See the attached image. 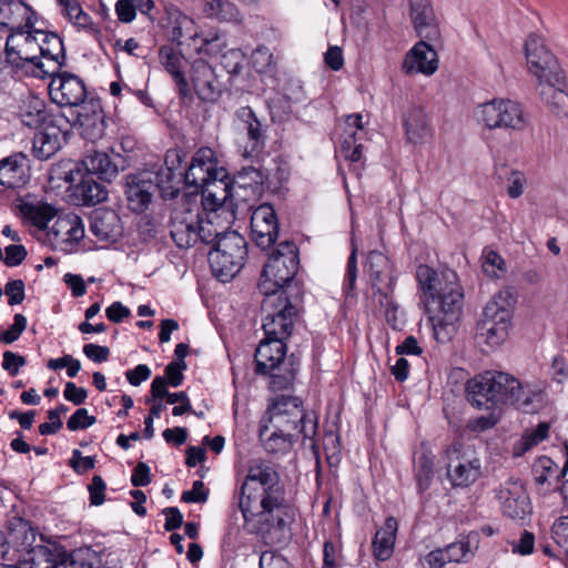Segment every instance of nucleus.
<instances>
[{
  "label": "nucleus",
  "mask_w": 568,
  "mask_h": 568,
  "mask_svg": "<svg viewBox=\"0 0 568 568\" xmlns=\"http://www.w3.org/2000/svg\"><path fill=\"white\" fill-rule=\"evenodd\" d=\"M54 115L47 112L43 101L38 99L31 100L20 112L22 124L36 130L49 124Z\"/></svg>",
  "instance_id": "42"
},
{
  "label": "nucleus",
  "mask_w": 568,
  "mask_h": 568,
  "mask_svg": "<svg viewBox=\"0 0 568 568\" xmlns=\"http://www.w3.org/2000/svg\"><path fill=\"white\" fill-rule=\"evenodd\" d=\"M357 278V254L356 248H353L352 253L348 256L347 264H346V273H345V280L343 284V291L346 295H351L354 287L355 282Z\"/></svg>",
  "instance_id": "57"
},
{
  "label": "nucleus",
  "mask_w": 568,
  "mask_h": 568,
  "mask_svg": "<svg viewBox=\"0 0 568 568\" xmlns=\"http://www.w3.org/2000/svg\"><path fill=\"white\" fill-rule=\"evenodd\" d=\"M252 240L262 250L272 247L278 237V225H251Z\"/></svg>",
  "instance_id": "48"
},
{
  "label": "nucleus",
  "mask_w": 568,
  "mask_h": 568,
  "mask_svg": "<svg viewBox=\"0 0 568 568\" xmlns=\"http://www.w3.org/2000/svg\"><path fill=\"white\" fill-rule=\"evenodd\" d=\"M49 83V95L53 103L61 108H80L89 99L84 81L69 72L57 71Z\"/></svg>",
  "instance_id": "14"
},
{
  "label": "nucleus",
  "mask_w": 568,
  "mask_h": 568,
  "mask_svg": "<svg viewBox=\"0 0 568 568\" xmlns=\"http://www.w3.org/2000/svg\"><path fill=\"white\" fill-rule=\"evenodd\" d=\"M232 189L233 184L223 169V175L216 173L196 192L202 194L204 210L216 211L231 197Z\"/></svg>",
  "instance_id": "32"
},
{
  "label": "nucleus",
  "mask_w": 568,
  "mask_h": 568,
  "mask_svg": "<svg viewBox=\"0 0 568 568\" xmlns=\"http://www.w3.org/2000/svg\"><path fill=\"white\" fill-rule=\"evenodd\" d=\"M416 280L428 297L427 312L434 337L439 343L448 342L456 332V324L463 313V290L457 273L443 271L439 275L428 265L416 268Z\"/></svg>",
  "instance_id": "2"
},
{
  "label": "nucleus",
  "mask_w": 568,
  "mask_h": 568,
  "mask_svg": "<svg viewBox=\"0 0 568 568\" xmlns=\"http://www.w3.org/2000/svg\"><path fill=\"white\" fill-rule=\"evenodd\" d=\"M204 213L199 206V224L196 233V243L200 241L203 244L215 246L224 232L217 231V227L210 221L203 217Z\"/></svg>",
  "instance_id": "49"
},
{
  "label": "nucleus",
  "mask_w": 568,
  "mask_h": 568,
  "mask_svg": "<svg viewBox=\"0 0 568 568\" xmlns=\"http://www.w3.org/2000/svg\"><path fill=\"white\" fill-rule=\"evenodd\" d=\"M525 54L528 70L537 78L538 83L548 79L558 82V77L565 73L557 58L547 48L545 40L537 34L528 36L525 42Z\"/></svg>",
  "instance_id": "13"
},
{
  "label": "nucleus",
  "mask_w": 568,
  "mask_h": 568,
  "mask_svg": "<svg viewBox=\"0 0 568 568\" xmlns=\"http://www.w3.org/2000/svg\"><path fill=\"white\" fill-rule=\"evenodd\" d=\"M216 173L223 175V168L217 165L214 152L210 148H201L194 154L189 169L184 173V181L197 191Z\"/></svg>",
  "instance_id": "20"
},
{
  "label": "nucleus",
  "mask_w": 568,
  "mask_h": 568,
  "mask_svg": "<svg viewBox=\"0 0 568 568\" xmlns=\"http://www.w3.org/2000/svg\"><path fill=\"white\" fill-rule=\"evenodd\" d=\"M402 69L406 74L432 75L438 69L437 53L429 44L419 41L406 53Z\"/></svg>",
  "instance_id": "25"
},
{
  "label": "nucleus",
  "mask_w": 568,
  "mask_h": 568,
  "mask_svg": "<svg viewBox=\"0 0 568 568\" xmlns=\"http://www.w3.org/2000/svg\"><path fill=\"white\" fill-rule=\"evenodd\" d=\"M388 292L378 288V294L374 295V297H377L379 305L385 308L387 324L393 329H402L404 320L399 313L398 305L393 301Z\"/></svg>",
  "instance_id": "46"
},
{
  "label": "nucleus",
  "mask_w": 568,
  "mask_h": 568,
  "mask_svg": "<svg viewBox=\"0 0 568 568\" xmlns=\"http://www.w3.org/2000/svg\"><path fill=\"white\" fill-rule=\"evenodd\" d=\"M268 423L272 428L281 432L295 433L302 439L310 440L312 448L316 447L314 437L317 433V417L313 412H306L301 398L292 395H274L267 405Z\"/></svg>",
  "instance_id": "5"
},
{
  "label": "nucleus",
  "mask_w": 568,
  "mask_h": 568,
  "mask_svg": "<svg viewBox=\"0 0 568 568\" xmlns=\"http://www.w3.org/2000/svg\"><path fill=\"white\" fill-rule=\"evenodd\" d=\"M496 497L504 516L524 523L531 514V504L524 484L518 479H508L500 485Z\"/></svg>",
  "instance_id": "16"
},
{
  "label": "nucleus",
  "mask_w": 568,
  "mask_h": 568,
  "mask_svg": "<svg viewBox=\"0 0 568 568\" xmlns=\"http://www.w3.org/2000/svg\"><path fill=\"white\" fill-rule=\"evenodd\" d=\"M161 62L170 73L178 87L179 93L187 98L191 95V88L183 72L184 58L180 52L170 45H163L159 50Z\"/></svg>",
  "instance_id": "37"
},
{
  "label": "nucleus",
  "mask_w": 568,
  "mask_h": 568,
  "mask_svg": "<svg viewBox=\"0 0 568 568\" xmlns=\"http://www.w3.org/2000/svg\"><path fill=\"white\" fill-rule=\"evenodd\" d=\"M434 477V456L423 450L415 459V479L419 493H424L429 488Z\"/></svg>",
  "instance_id": "45"
},
{
  "label": "nucleus",
  "mask_w": 568,
  "mask_h": 568,
  "mask_svg": "<svg viewBox=\"0 0 568 568\" xmlns=\"http://www.w3.org/2000/svg\"><path fill=\"white\" fill-rule=\"evenodd\" d=\"M39 38L36 29H26L16 33H10L6 42V59L9 64L16 68H22L26 63L33 65L32 73L41 72L45 63L37 54Z\"/></svg>",
  "instance_id": "12"
},
{
  "label": "nucleus",
  "mask_w": 568,
  "mask_h": 568,
  "mask_svg": "<svg viewBox=\"0 0 568 568\" xmlns=\"http://www.w3.org/2000/svg\"><path fill=\"white\" fill-rule=\"evenodd\" d=\"M97 552L91 548H79L67 555L57 544L32 547L17 565L18 568H92Z\"/></svg>",
  "instance_id": "8"
},
{
  "label": "nucleus",
  "mask_w": 568,
  "mask_h": 568,
  "mask_svg": "<svg viewBox=\"0 0 568 568\" xmlns=\"http://www.w3.org/2000/svg\"><path fill=\"white\" fill-rule=\"evenodd\" d=\"M39 38L38 52L45 67L41 72H36V77L43 78L45 74H53L64 64L65 52L62 39L55 33L44 32L36 29Z\"/></svg>",
  "instance_id": "22"
},
{
  "label": "nucleus",
  "mask_w": 568,
  "mask_h": 568,
  "mask_svg": "<svg viewBox=\"0 0 568 568\" xmlns=\"http://www.w3.org/2000/svg\"><path fill=\"white\" fill-rule=\"evenodd\" d=\"M80 175V181L71 190V197L77 205H97L108 199V190L102 183L90 174Z\"/></svg>",
  "instance_id": "36"
},
{
  "label": "nucleus",
  "mask_w": 568,
  "mask_h": 568,
  "mask_svg": "<svg viewBox=\"0 0 568 568\" xmlns=\"http://www.w3.org/2000/svg\"><path fill=\"white\" fill-rule=\"evenodd\" d=\"M75 173L90 174L103 182H111L118 175L119 170L106 153L90 151L77 164Z\"/></svg>",
  "instance_id": "30"
},
{
  "label": "nucleus",
  "mask_w": 568,
  "mask_h": 568,
  "mask_svg": "<svg viewBox=\"0 0 568 568\" xmlns=\"http://www.w3.org/2000/svg\"><path fill=\"white\" fill-rule=\"evenodd\" d=\"M298 270L297 247L288 241L281 242L264 265L257 287L265 295L263 308L274 305L278 295L286 292V296H301L297 285H292Z\"/></svg>",
  "instance_id": "4"
},
{
  "label": "nucleus",
  "mask_w": 568,
  "mask_h": 568,
  "mask_svg": "<svg viewBox=\"0 0 568 568\" xmlns=\"http://www.w3.org/2000/svg\"><path fill=\"white\" fill-rule=\"evenodd\" d=\"M460 447L459 443H455L446 450L449 459L447 476L454 487H468L480 477L481 464L478 458H460Z\"/></svg>",
  "instance_id": "19"
},
{
  "label": "nucleus",
  "mask_w": 568,
  "mask_h": 568,
  "mask_svg": "<svg viewBox=\"0 0 568 568\" xmlns=\"http://www.w3.org/2000/svg\"><path fill=\"white\" fill-rule=\"evenodd\" d=\"M151 185L149 175L143 171L126 178L125 195L132 211L143 212L149 206L154 194Z\"/></svg>",
  "instance_id": "34"
},
{
  "label": "nucleus",
  "mask_w": 568,
  "mask_h": 568,
  "mask_svg": "<svg viewBox=\"0 0 568 568\" xmlns=\"http://www.w3.org/2000/svg\"><path fill=\"white\" fill-rule=\"evenodd\" d=\"M191 80L197 97L205 102L219 99L222 87L214 69L204 60L197 59L191 67Z\"/></svg>",
  "instance_id": "23"
},
{
  "label": "nucleus",
  "mask_w": 568,
  "mask_h": 568,
  "mask_svg": "<svg viewBox=\"0 0 568 568\" xmlns=\"http://www.w3.org/2000/svg\"><path fill=\"white\" fill-rule=\"evenodd\" d=\"M278 225L275 210L272 205L263 203L258 205L251 215V225Z\"/></svg>",
  "instance_id": "53"
},
{
  "label": "nucleus",
  "mask_w": 568,
  "mask_h": 568,
  "mask_svg": "<svg viewBox=\"0 0 568 568\" xmlns=\"http://www.w3.org/2000/svg\"><path fill=\"white\" fill-rule=\"evenodd\" d=\"M247 242L236 231L224 232L209 252L213 274L223 283L231 281L243 267Z\"/></svg>",
  "instance_id": "9"
},
{
  "label": "nucleus",
  "mask_w": 568,
  "mask_h": 568,
  "mask_svg": "<svg viewBox=\"0 0 568 568\" xmlns=\"http://www.w3.org/2000/svg\"><path fill=\"white\" fill-rule=\"evenodd\" d=\"M143 173L149 175L153 191L159 192L163 200H171L179 195L183 173L175 172L166 162L152 170H144Z\"/></svg>",
  "instance_id": "28"
},
{
  "label": "nucleus",
  "mask_w": 568,
  "mask_h": 568,
  "mask_svg": "<svg viewBox=\"0 0 568 568\" xmlns=\"http://www.w3.org/2000/svg\"><path fill=\"white\" fill-rule=\"evenodd\" d=\"M29 160L21 152L0 160V185L14 189L24 185L29 180Z\"/></svg>",
  "instance_id": "31"
},
{
  "label": "nucleus",
  "mask_w": 568,
  "mask_h": 568,
  "mask_svg": "<svg viewBox=\"0 0 568 568\" xmlns=\"http://www.w3.org/2000/svg\"><path fill=\"white\" fill-rule=\"evenodd\" d=\"M33 11L20 0H0V24L11 33L33 28Z\"/></svg>",
  "instance_id": "27"
},
{
  "label": "nucleus",
  "mask_w": 568,
  "mask_h": 568,
  "mask_svg": "<svg viewBox=\"0 0 568 568\" xmlns=\"http://www.w3.org/2000/svg\"><path fill=\"white\" fill-rule=\"evenodd\" d=\"M256 374L270 376L273 392L290 388L296 377L298 363L294 355L286 357V345L280 338H263L255 351Z\"/></svg>",
  "instance_id": "6"
},
{
  "label": "nucleus",
  "mask_w": 568,
  "mask_h": 568,
  "mask_svg": "<svg viewBox=\"0 0 568 568\" xmlns=\"http://www.w3.org/2000/svg\"><path fill=\"white\" fill-rule=\"evenodd\" d=\"M477 118L488 130L505 129L523 131L528 125V118L523 106L509 99H494L478 106Z\"/></svg>",
  "instance_id": "10"
},
{
  "label": "nucleus",
  "mask_w": 568,
  "mask_h": 568,
  "mask_svg": "<svg viewBox=\"0 0 568 568\" xmlns=\"http://www.w3.org/2000/svg\"><path fill=\"white\" fill-rule=\"evenodd\" d=\"M513 301L510 292L499 291L484 307L481 318L477 323L476 339L490 351L498 348L508 338Z\"/></svg>",
  "instance_id": "7"
},
{
  "label": "nucleus",
  "mask_w": 568,
  "mask_h": 568,
  "mask_svg": "<svg viewBox=\"0 0 568 568\" xmlns=\"http://www.w3.org/2000/svg\"><path fill=\"white\" fill-rule=\"evenodd\" d=\"M409 17L419 37L436 34V18L429 0H409Z\"/></svg>",
  "instance_id": "38"
},
{
  "label": "nucleus",
  "mask_w": 568,
  "mask_h": 568,
  "mask_svg": "<svg viewBox=\"0 0 568 568\" xmlns=\"http://www.w3.org/2000/svg\"><path fill=\"white\" fill-rule=\"evenodd\" d=\"M88 490L90 494L91 505L100 506L104 503V493L106 490V484L104 483L101 476L94 475L92 477L91 484L88 486Z\"/></svg>",
  "instance_id": "59"
},
{
  "label": "nucleus",
  "mask_w": 568,
  "mask_h": 568,
  "mask_svg": "<svg viewBox=\"0 0 568 568\" xmlns=\"http://www.w3.org/2000/svg\"><path fill=\"white\" fill-rule=\"evenodd\" d=\"M239 508L243 529L271 547H283L292 537L295 509L286 503L276 469L253 460L241 486Z\"/></svg>",
  "instance_id": "1"
},
{
  "label": "nucleus",
  "mask_w": 568,
  "mask_h": 568,
  "mask_svg": "<svg viewBox=\"0 0 568 568\" xmlns=\"http://www.w3.org/2000/svg\"><path fill=\"white\" fill-rule=\"evenodd\" d=\"M258 436L265 450L270 454L287 452L296 440L302 438L295 433L281 432L278 428H273L270 432V426L266 424H261Z\"/></svg>",
  "instance_id": "40"
},
{
  "label": "nucleus",
  "mask_w": 568,
  "mask_h": 568,
  "mask_svg": "<svg viewBox=\"0 0 568 568\" xmlns=\"http://www.w3.org/2000/svg\"><path fill=\"white\" fill-rule=\"evenodd\" d=\"M469 403L478 409H493L500 405H516L530 413L540 402V392L526 388L515 376L499 371H485L466 384Z\"/></svg>",
  "instance_id": "3"
},
{
  "label": "nucleus",
  "mask_w": 568,
  "mask_h": 568,
  "mask_svg": "<svg viewBox=\"0 0 568 568\" xmlns=\"http://www.w3.org/2000/svg\"><path fill=\"white\" fill-rule=\"evenodd\" d=\"M63 7L69 20L77 27L87 28L91 24V17L84 12L78 0H62Z\"/></svg>",
  "instance_id": "51"
},
{
  "label": "nucleus",
  "mask_w": 568,
  "mask_h": 568,
  "mask_svg": "<svg viewBox=\"0 0 568 568\" xmlns=\"http://www.w3.org/2000/svg\"><path fill=\"white\" fill-rule=\"evenodd\" d=\"M505 261L495 251H485L483 261V272L489 277H500L505 273Z\"/></svg>",
  "instance_id": "52"
},
{
  "label": "nucleus",
  "mask_w": 568,
  "mask_h": 568,
  "mask_svg": "<svg viewBox=\"0 0 568 568\" xmlns=\"http://www.w3.org/2000/svg\"><path fill=\"white\" fill-rule=\"evenodd\" d=\"M48 237L54 250L70 252L84 237L82 219L74 213L59 215L48 232Z\"/></svg>",
  "instance_id": "18"
},
{
  "label": "nucleus",
  "mask_w": 568,
  "mask_h": 568,
  "mask_svg": "<svg viewBox=\"0 0 568 568\" xmlns=\"http://www.w3.org/2000/svg\"><path fill=\"white\" fill-rule=\"evenodd\" d=\"M209 497V490L203 481L195 480L191 490L183 491L181 500L184 503H205Z\"/></svg>",
  "instance_id": "63"
},
{
  "label": "nucleus",
  "mask_w": 568,
  "mask_h": 568,
  "mask_svg": "<svg viewBox=\"0 0 568 568\" xmlns=\"http://www.w3.org/2000/svg\"><path fill=\"white\" fill-rule=\"evenodd\" d=\"M186 368L185 362H171L165 367L166 383L172 387H179L182 385L184 375L183 371Z\"/></svg>",
  "instance_id": "62"
},
{
  "label": "nucleus",
  "mask_w": 568,
  "mask_h": 568,
  "mask_svg": "<svg viewBox=\"0 0 568 568\" xmlns=\"http://www.w3.org/2000/svg\"><path fill=\"white\" fill-rule=\"evenodd\" d=\"M71 122L62 113H57L50 123L37 130L32 141L33 155L44 161L54 155L61 148V140L65 138Z\"/></svg>",
  "instance_id": "15"
},
{
  "label": "nucleus",
  "mask_w": 568,
  "mask_h": 568,
  "mask_svg": "<svg viewBox=\"0 0 568 568\" xmlns=\"http://www.w3.org/2000/svg\"><path fill=\"white\" fill-rule=\"evenodd\" d=\"M97 418L95 416L89 415L88 409L85 408H79L77 409L68 419L67 427L69 430H79V429H87L93 424H95Z\"/></svg>",
  "instance_id": "56"
},
{
  "label": "nucleus",
  "mask_w": 568,
  "mask_h": 568,
  "mask_svg": "<svg viewBox=\"0 0 568 568\" xmlns=\"http://www.w3.org/2000/svg\"><path fill=\"white\" fill-rule=\"evenodd\" d=\"M70 467L78 474H84L95 466V458L91 456L83 457L79 449L72 452V457L69 460Z\"/></svg>",
  "instance_id": "61"
},
{
  "label": "nucleus",
  "mask_w": 568,
  "mask_h": 568,
  "mask_svg": "<svg viewBox=\"0 0 568 568\" xmlns=\"http://www.w3.org/2000/svg\"><path fill=\"white\" fill-rule=\"evenodd\" d=\"M359 140L355 131H346L339 142L341 154L353 164L359 163L363 158V144Z\"/></svg>",
  "instance_id": "47"
},
{
  "label": "nucleus",
  "mask_w": 568,
  "mask_h": 568,
  "mask_svg": "<svg viewBox=\"0 0 568 568\" xmlns=\"http://www.w3.org/2000/svg\"><path fill=\"white\" fill-rule=\"evenodd\" d=\"M199 205L183 204L172 211L170 235L179 248L186 250L196 244Z\"/></svg>",
  "instance_id": "17"
},
{
  "label": "nucleus",
  "mask_w": 568,
  "mask_h": 568,
  "mask_svg": "<svg viewBox=\"0 0 568 568\" xmlns=\"http://www.w3.org/2000/svg\"><path fill=\"white\" fill-rule=\"evenodd\" d=\"M478 548V535L469 534L466 538L452 542L444 548L448 562H467Z\"/></svg>",
  "instance_id": "43"
},
{
  "label": "nucleus",
  "mask_w": 568,
  "mask_h": 568,
  "mask_svg": "<svg viewBox=\"0 0 568 568\" xmlns=\"http://www.w3.org/2000/svg\"><path fill=\"white\" fill-rule=\"evenodd\" d=\"M203 12L206 18L224 22H240L241 13L229 0H206Z\"/></svg>",
  "instance_id": "44"
},
{
  "label": "nucleus",
  "mask_w": 568,
  "mask_h": 568,
  "mask_svg": "<svg viewBox=\"0 0 568 568\" xmlns=\"http://www.w3.org/2000/svg\"><path fill=\"white\" fill-rule=\"evenodd\" d=\"M4 292L8 295V304L17 305L23 302L24 294V282L22 280H12L6 284Z\"/></svg>",
  "instance_id": "60"
},
{
  "label": "nucleus",
  "mask_w": 568,
  "mask_h": 568,
  "mask_svg": "<svg viewBox=\"0 0 568 568\" xmlns=\"http://www.w3.org/2000/svg\"><path fill=\"white\" fill-rule=\"evenodd\" d=\"M90 232L101 242L114 243L123 234L121 219L114 210L95 209L90 216Z\"/></svg>",
  "instance_id": "24"
},
{
  "label": "nucleus",
  "mask_w": 568,
  "mask_h": 568,
  "mask_svg": "<svg viewBox=\"0 0 568 568\" xmlns=\"http://www.w3.org/2000/svg\"><path fill=\"white\" fill-rule=\"evenodd\" d=\"M264 173L254 166H243L235 175L233 184L240 187H251L254 191L264 184Z\"/></svg>",
  "instance_id": "50"
},
{
  "label": "nucleus",
  "mask_w": 568,
  "mask_h": 568,
  "mask_svg": "<svg viewBox=\"0 0 568 568\" xmlns=\"http://www.w3.org/2000/svg\"><path fill=\"white\" fill-rule=\"evenodd\" d=\"M367 267L374 295L378 294V288L393 292V265L385 254L372 251L367 256Z\"/></svg>",
  "instance_id": "35"
},
{
  "label": "nucleus",
  "mask_w": 568,
  "mask_h": 568,
  "mask_svg": "<svg viewBox=\"0 0 568 568\" xmlns=\"http://www.w3.org/2000/svg\"><path fill=\"white\" fill-rule=\"evenodd\" d=\"M81 129V135L91 142L100 140L105 133V115L99 99H89L82 104L74 119Z\"/></svg>",
  "instance_id": "21"
},
{
  "label": "nucleus",
  "mask_w": 568,
  "mask_h": 568,
  "mask_svg": "<svg viewBox=\"0 0 568 568\" xmlns=\"http://www.w3.org/2000/svg\"><path fill=\"white\" fill-rule=\"evenodd\" d=\"M301 300L302 296H286V292H282L273 306L266 310L262 307L265 313L262 325L265 338L284 341L291 335L293 318L298 313Z\"/></svg>",
  "instance_id": "11"
},
{
  "label": "nucleus",
  "mask_w": 568,
  "mask_h": 568,
  "mask_svg": "<svg viewBox=\"0 0 568 568\" xmlns=\"http://www.w3.org/2000/svg\"><path fill=\"white\" fill-rule=\"evenodd\" d=\"M6 256L3 262L8 266L20 265L27 257V250L23 245L11 244L4 248Z\"/></svg>",
  "instance_id": "64"
},
{
  "label": "nucleus",
  "mask_w": 568,
  "mask_h": 568,
  "mask_svg": "<svg viewBox=\"0 0 568 568\" xmlns=\"http://www.w3.org/2000/svg\"><path fill=\"white\" fill-rule=\"evenodd\" d=\"M69 410L68 406L60 404L54 409L48 412V418L52 420V424L43 423L39 426V433L43 436L52 435L58 433L62 428V422L60 415Z\"/></svg>",
  "instance_id": "54"
},
{
  "label": "nucleus",
  "mask_w": 568,
  "mask_h": 568,
  "mask_svg": "<svg viewBox=\"0 0 568 568\" xmlns=\"http://www.w3.org/2000/svg\"><path fill=\"white\" fill-rule=\"evenodd\" d=\"M537 91L541 101L556 116H564L568 113V91L565 73L554 79L544 80L537 83Z\"/></svg>",
  "instance_id": "26"
},
{
  "label": "nucleus",
  "mask_w": 568,
  "mask_h": 568,
  "mask_svg": "<svg viewBox=\"0 0 568 568\" xmlns=\"http://www.w3.org/2000/svg\"><path fill=\"white\" fill-rule=\"evenodd\" d=\"M27 327V318L22 314H16L13 324L7 329L0 333V343L12 344L16 342Z\"/></svg>",
  "instance_id": "55"
},
{
  "label": "nucleus",
  "mask_w": 568,
  "mask_h": 568,
  "mask_svg": "<svg viewBox=\"0 0 568 568\" xmlns=\"http://www.w3.org/2000/svg\"><path fill=\"white\" fill-rule=\"evenodd\" d=\"M26 364V357L12 351H6L2 355V368L7 371L10 376H17Z\"/></svg>",
  "instance_id": "58"
},
{
  "label": "nucleus",
  "mask_w": 568,
  "mask_h": 568,
  "mask_svg": "<svg viewBox=\"0 0 568 568\" xmlns=\"http://www.w3.org/2000/svg\"><path fill=\"white\" fill-rule=\"evenodd\" d=\"M397 527V520L394 517H388L384 526L377 530L373 540V551L376 559L385 561L393 555Z\"/></svg>",
  "instance_id": "41"
},
{
  "label": "nucleus",
  "mask_w": 568,
  "mask_h": 568,
  "mask_svg": "<svg viewBox=\"0 0 568 568\" xmlns=\"http://www.w3.org/2000/svg\"><path fill=\"white\" fill-rule=\"evenodd\" d=\"M403 122L407 142L412 144H424L433 136L429 118L420 106L409 108Z\"/></svg>",
  "instance_id": "33"
},
{
  "label": "nucleus",
  "mask_w": 568,
  "mask_h": 568,
  "mask_svg": "<svg viewBox=\"0 0 568 568\" xmlns=\"http://www.w3.org/2000/svg\"><path fill=\"white\" fill-rule=\"evenodd\" d=\"M19 212L26 222L43 230L57 215V210L49 203L40 200H26L19 204Z\"/></svg>",
  "instance_id": "39"
},
{
  "label": "nucleus",
  "mask_w": 568,
  "mask_h": 568,
  "mask_svg": "<svg viewBox=\"0 0 568 568\" xmlns=\"http://www.w3.org/2000/svg\"><path fill=\"white\" fill-rule=\"evenodd\" d=\"M236 118L245 125L247 144L244 149L245 156L258 154L265 146L266 125H264L250 106H242L236 111Z\"/></svg>",
  "instance_id": "29"
}]
</instances>
